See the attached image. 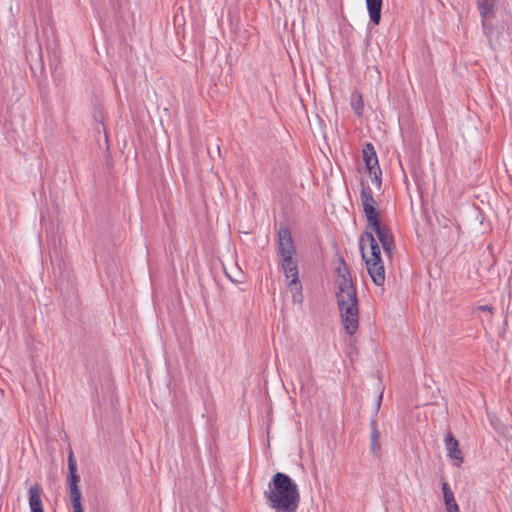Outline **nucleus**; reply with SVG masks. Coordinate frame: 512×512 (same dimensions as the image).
Returning <instances> with one entry per match:
<instances>
[{"label":"nucleus","mask_w":512,"mask_h":512,"mask_svg":"<svg viewBox=\"0 0 512 512\" xmlns=\"http://www.w3.org/2000/svg\"><path fill=\"white\" fill-rule=\"evenodd\" d=\"M363 212L367 219L366 230L362 233L359 247L364 261L366 260H382L380 247L373 235L376 234L378 241L381 243L384 253L391 257L394 250V239L390 228L383 224L378 216L377 203L373 198L372 190L370 187L362 183L360 193Z\"/></svg>","instance_id":"f257e3e1"},{"label":"nucleus","mask_w":512,"mask_h":512,"mask_svg":"<svg viewBox=\"0 0 512 512\" xmlns=\"http://www.w3.org/2000/svg\"><path fill=\"white\" fill-rule=\"evenodd\" d=\"M336 298L340 312L341 323L349 335L359 328V303L357 291L353 284L348 266L342 258L336 268Z\"/></svg>","instance_id":"f03ea898"},{"label":"nucleus","mask_w":512,"mask_h":512,"mask_svg":"<svg viewBox=\"0 0 512 512\" xmlns=\"http://www.w3.org/2000/svg\"><path fill=\"white\" fill-rule=\"evenodd\" d=\"M268 506L275 512H296L300 503L298 485L285 473L277 472L264 491Z\"/></svg>","instance_id":"7ed1b4c3"},{"label":"nucleus","mask_w":512,"mask_h":512,"mask_svg":"<svg viewBox=\"0 0 512 512\" xmlns=\"http://www.w3.org/2000/svg\"><path fill=\"white\" fill-rule=\"evenodd\" d=\"M281 269L287 279H290L288 287L292 293L294 303H302V285L298 275V264L295 257H282L280 258Z\"/></svg>","instance_id":"20e7f679"},{"label":"nucleus","mask_w":512,"mask_h":512,"mask_svg":"<svg viewBox=\"0 0 512 512\" xmlns=\"http://www.w3.org/2000/svg\"><path fill=\"white\" fill-rule=\"evenodd\" d=\"M363 158L372 182L379 187L381 184V170L378 164L376 152L371 144H367L366 148L363 150Z\"/></svg>","instance_id":"39448f33"},{"label":"nucleus","mask_w":512,"mask_h":512,"mask_svg":"<svg viewBox=\"0 0 512 512\" xmlns=\"http://www.w3.org/2000/svg\"><path fill=\"white\" fill-rule=\"evenodd\" d=\"M277 254L279 258L296 255V248L291 233L285 226H281L278 230Z\"/></svg>","instance_id":"423d86ee"},{"label":"nucleus","mask_w":512,"mask_h":512,"mask_svg":"<svg viewBox=\"0 0 512 512\" xmlns=\"http://www.w3.org/2000/svg\"><path fill=\"white\" fill-rule=\"evenodd\" d=\"M79 482V476L68 477L69 497L73 512H84L81 503L82 494L79 488Z\"/></svg>","instance_id":"0eeeda50"},{"label":"nucleus","mask_w":512,"mask_h":512,"mask_svg":"<svg viewBox=\"0 0 512 512\" xmlns=\"http://www.w3.org/2000/svg\"><path fill=\"white\" fill-rule=\"evenodd\" d=\"M367 271L377 286H382L385 282V268L382 260H366Z\"/></svg>","instance_id":"6e6552de"},{"label":"nucleus","mask_w":512,"mask_h":512,"mask_svg":"<svg viewBox=\"0 0 512 512\" xmlns=\"http://www.w3.org/2000/svg\"><path fill=\"white\" fill-rule=\"evenodd\" d=\"M447 456L455 461V465L459 467L463 462L462 452L459 449V443L452 433H447L444 439Z\"/></svg>","instance_id":"1a4fd4ad"},{"label":"nucleus","mask_w":512,"mask_h":512,"mask_svg":"<svg viewBox=\"0 0 512 512\" xmlns=\"http://www.w3.org/2000/svg\"><path fill=\"white\" fill-rule=\"evenodd\" d=\"M500 0H476L477 8L483 19L482 24L485 25V20L492 18L498 8Z\"/></svg>","instance_id":"9d476101"},{"label":"nucleus","mask_w":512,"mask_h":512,"mask_svg":"<svg viewBox=\"0 0 512 512\" xmlns=\"http://www.w3.org/2000/svg\"><path fill=\"white\" fill-rule=\"evenodd\" d=\"M371 436H370V451L371 453L378 457L381 454V444L379 442L380 433L377 427L376 419L372 418L371 422Z\"/></svg>","instance_id":"9b49d317"},{"label":"nucleus","mask_w":512,"mask_h":512,"mask_svg":"<svg viewBox=\"0 0 512 512\" xmlns=\"http://www.w3.org/2000/svg\"><path fill=\"white\" fill-rule=\"evenodd\" d=\"M370 20L378 25L381 20L382 0H366Z\"/></svg>","instance_id":"f8f14e48"},{"label":"nucleus","mask_w":512,"mask_h":512,"mask_svg":"<svg viewBox=\"0 0 512 512\" xmlns=\"http://www.w3.org/2000/svg\"><path fill=\"white\" fill-rule=\"evenodd\" d=\"M29 506L30 509L42 506L41 488L39 485H33L29 488Z\"/></svg>","instance_id":"ddd939ff"},{"label":"nucleus","mask_w":512,"mask_h":512,"mask_svg":"<svg viewBox=\"0 0 512 512\" xmlns=\"http://www.w3.org/2000/svg\"><path fill=\"white\" fill-rule=\"evenodd\" d=\"M351 104H352V108L354 109L355 113L359 116L362 115L364 103H363L361 94L356 93V92L353 93L351 95Z\"/></svg>","instance_id":"4468645a"},{"label":"nucleus","mask_w":512,"mask_h":512,"mask_svg":"<svg viewBox=\"0 0 512 512\" xmlns=\"http://www.w3.org/2000/svg\"><path fill=\"white\" fill-rule=\"evenodd\" d=\"M442 491H443V497H444L445 504L455 501L454 494L451 491L449 484L447 482H443Z\"/></svg>","instance_id":"2eb2a0df"},{"label":"nucleus","mask_w":512,"mask_h":512,"mask_svg":"<svg viewBox=\"0 0 512 512\" xmlns=\"http://www.w3.org/2000/svg\"><path fill=\"white\" fill-rule=\"evenodd\" d=\"M68 472H69V477L79 476L77 474V464H76V460L74 459L73 452H70L69 456H68Z\"/></svg>","instance_id":"dca6fc26"},{"label":"nucleus","mask_w":512,"mask_h":512,"mask_svg":"<svg viewBox=\"0 0 512 512\" xmlns=\"http://www.w3.org/2000/svg\"><path fill=\"white\" fill-rule=\"evenodd\" d=\"M310 375L306 377V380L304 381L301 379V392L304 393L306 396L309 397L310 392Z\"/></svg>","instance_id":"f3484780"},{"label":"nucleus","mask_w":512,"mask_h":512,"mask_svg":"<svg viewBox=\"0 0 512 512\" xmlns=\"http://www.w3.org/2000/svg\"><path fill=\"white\" fill-rule=\"evenodd\" d=\"M448 512H459V506L456 501L446 504Z\"/></svg>","instance_id":"a211bd4d"},{"label":"nucleus","mask_w":512,"mask_h":512,"mask_svg":"<svg viewBox=\"0 0 512 512\" xmlns=\"http://www.w3.org/2000/svg\"><path fill=\"white\" fill-rule=\"evenodd\" d=\"M477 309L483 312H488L490 314H493L494 312V308L490 305H481Z\"/></svg>","instance_id":"6ab92c4d"},{"label":"nucleus","mask_w":512,"mask_h":512,"mask_svg":"<svg viewBox=\"0 0 512 512\" xmlns=\"http://www.w3.org/2000/svg\"><path fill=\"white\" fill-rule=\"evenodd\" d=\"M381 401H382V393L378 396L377 398V401H376V409L378 410L380 405H381Z\"/></svg>","instance_id":"aec40b11"},{"label":"nucleus","mask_w":512,"mask_h":512,"mask_svg":"<svg viewBox=\"0 0 512 512\" xmlns=\"http://www.w3.org/2000/svg\"><path fill=\"white\" fill-rule=\"evenodd\" d=\"M31 512H44L43 505L40 506V507H36V508L31 509Z\"/></svg>","instance_id":"412c9836"}]
</instances>
